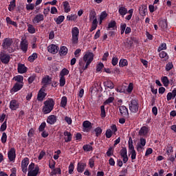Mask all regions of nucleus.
I'll return each instance as SVG.
<instances>
[{
  "mask_svg": "<svg viewBox=\"0 0 176 176\" xmlns=\"http://www.w3.org/2000/svg\"><path fill=\"white\" fill-rule=\"evenodd\" d=\"M54 108V100L52 98H48L44 102V106L43 107V113L47 115L50 113L52 110Z\"/></svg>",
  "mask_w": 176,
  "mask_h": 176,
  "instance_id": "1",
  "label": "nucleus"
},
{
  "mask_svg": "<svg viewBox=\"0 0 176 176\" xmlns=\"http://www.w3.org/2000/svg\"><path fill=\"white\" fill-rule=\"evenodd\" d=\"M13 45V39L6 38L3 41L2 46L5 50H8V53H13L14 50L10 46Z\"/></svg>",
  "mask_w": 176,
  "mask_h": 176,
  "instance_id": "2",
  "label": "nucleus"
},
{
  "mask_svg": "<svg viewBox=\"0 0 176 176\" xmlns=\"http://www.w3.org/2000/svg\"><path fill=\"white\" fill-rule=\"evenodd\" d=\"M129 110L133 113H137L140 108V104H138V100L132 99L129 103Z\"/></svg>",
  "mask_w": 176,
  "mask_h": 176,
  "instance_id": "3",
  "label": "nucleus"
},
{
  "mask_svg": "<svg viewBox=\"0 0 176 176\" xmlns=\"http://www.w3.org/2000/svg\"><path fill=\"white\" fill-rule=\"evenodd\" d=\"M94 59V54L92 52H87L84 57H83V60L85 63H86V65L84 67V69H87V67L90 64H91V61Z\"/></svg>",
  "mask_w": 176,
  "mask_h": 176,
  "instance_id": "4",
  "label": "nucleus"
},
{
  "mask_svg": "<svg viewBox=\"0 0 176 176\" xmlns=\"http://www.w3.org/2000/svg\"><path fill=\"white\" fill-rule=\"evenodd\" d=\"M38 173L39 166H35V164L31 163L28 166V176H37Z\"/></svg>",
  "mask_w": 176,
  "mask_h": 176,
  "instance_id": "5",
  "label": "nucleus"
},
{
  "mask_svg": "<svg viewBox=\"0 0 176 176\" xmlns=\"http://www.w3.org/2000/svg\"><path fill=\"white\" fill-rule=\"evenodd\" d=\"M72 42L73 45H76L79 42V29L76 27H74L72 29Z\"/></svg>",
  "mask_w": 176,
  "mask_h": 176,
  "instance_id": "6",
  "label": "nucleus"
},
{
  "mask_svg": "<svg viewBox=\"0 0 176 176\" xmlns=\"http://www.w3.org/2000/svg\"><path fill=\"white\" fill-rule=\"evenodd\" d=\"M19 47L21 50H22L23 53H27V51L28 50V41L25 38H22Z\"/></svg>",
  "mask_w": 176,
  "mask_h": 176,
  "instance_id": "7",
  "label": "nucleus"
},
{
  "mask_svg": "<svg viewBox=\"0 0 176 176\" xmlns=\"http://www.w3.org/2000/svg\"><path fill=\"white\" fill-rule=\"evenodd\" d=\"M0 60L3 64H9V62L10 61V56L3 54V52H1Z\"/></svg>",
  "mask_w": 176,
  "mask_h": 176,
  "instance_id": "8",
  "label": "nucleus"
},
{
  "mask_svg": "<svg viewBox=\"0 0 176 176\" xmlns=\"http://www.w3.org/2000/svg\"><path fill=\"white\" fill-rule=\"evenodd\" d=\"M120 156L122 159L123 163H127L129 162V157H127V148H122L120 151Z\"/></svg>",
  "mask_w": 176,
  "mask_h": 176,
  "instance_id": "9",
  "label": "nucleus"
},
{
  "mask_svg": "<svg viewBox=\"0 0 176 176\" xmlns=\"http://www.w3.org/2000/svg\"><path fill=\"white\" fill-rule=\"evenodd\" d=\"M119 111H120V115L123 118H128L129 117V109H127V107H126V106H124V105L120 106L119 107Z\"/></svg>",
  "mask_w": 176,
  "mask_h": 176,
  "instance_id": "10",
  "label": "nucleus"
},
{
  "mask_svg": "<svg viewBox=\"0 0 176 176\" xmlns=\"http://www.w3.org/2000/svg\"><path fill=\"white\" fill-rule=\"evenodd\" d=\"M19 107L20 103L19 101L16 100H12L10 102V109H11V111H16V109H19Z\"/></svg>",
  "mask_w": 176,
  "mask_h": 176,
  "instance_id": "11",
  "label": "nucleus"
},
{
  "mask_svg": "<svg viewBox=\"0 0 176 176\" xmlns=\"http://www.w3.org/2000/svg\"><path fill=\"white\" fill-rule=\"evenodd\" d=\"M8 156L10 162H14L16 159V149L11 148L8 151Z\"/></svg>",
  "mask_w": 176,
  "mask_h": 176,
  "instance_id": "12",
  "label": "nucleus"
},
{
  "mask_svg": "<svg viewBox=\"0 0 176 176\" xmlns=\"http://www.w3.org/2000/svg\"><path fill=\"white\" fill-rule=\"evenodd\" d=\"M83 131H85V133H89V131H90V130H91L93 125H91V122H90L89 121H84L83 124Z\"/></svg>",
  "mask_w": 176,
  "mask_h": 176,
  "instance_id": "13",
  "label": "nucleus"
},
{
  "mask_svg": "<svg viewBox=\"0 0 176 176\" xmlns=\"http://www.w3.org/2000/svg\"><path fill=\"white\" fill-rule=\"evenodd\" d=\"M47 49L49 53H52V54H56V53H58V46H57L56 45H50Z\"/></svg>",
  "mask_w": 176,
  "mask_h": 176,
  "instance_id": "14",
  "label": "nucleus"
},
{
  "mask_svg": "<svg viewBox=\"0 0 176 176\" xmlns=\"http://www.w3.org/2000/svg\"><path fill=\"white\" fill-rule=\"evenodd\" d=\"M30 163V160L28 157H25L21 162V168L23 173H27V167H28V164Z\"/></svg>",
  "mask_w": 176,
  "mask_h": 176,
  "instance_id": "15",
  "label": "nucleus"
},
{
  "mask_svg": "<svg viewBox=\"0 0 176 176\" xmlns=\"http://www.w3.org/2000/svg\"><path fill=\"white\" fill-rule=\"evenodd\" d=\"M43 20H44L43 14H38L34 17V19H32V23L33 24H38L41 23V21H43Z\"/></svg>",
  "mask_w": 176,
  "mask_h": 176,
  "instance_id": "16",
  "label": "nucleus"
},
{
  "mask_svg": "<svg viewBox=\"0 0 176 176\" xmlns=\"http://www.w3.org/2000/svg\"><path fill=\"white\" fill-rule=\"evenodd\" d=\"M46 96H47V94H46V93H45V89L43 88H41L37 95V100L38 101H43V99L45 98V97H46Z\"/></svg>",
  "mask_w": 176,
  "mask_h": 176,
  "instance_id": "17",
  "label": "nucleus"
},
{
  "mask_svg": "<svg viewBox=\"0 0 176 176\" xmlns=\"http://www.w3.org/2000/svg\"><path fill=\"white\" fill-rule=\"evenodd\" d=\"M23 86H24V83L16 82L14 84V87L11 89V91L16 93V92L19 91V90H21V89H23Z\"/></svg>",
  "mask_w": 176,
  "mask_h": 176,
  "instance_id": "18",
  "label": "nucleus"
},
{
  "mask_svg": "<svg viewBox=\"0 0 176 176\" xmlns=\"http://www.w3.org/2000/svg\"><path fill=\"white\" fill-rule=\"evenodd\" d=\"M65 142H71L72 141V134L70 132L65 131L63 133Z\"/></svg>",
  "mask_w": 176,
  "mask_h": 176,
  "instance_id": "19",
  "label": "nucleus"
},
{
  "mask_svg": "<svg viewBox=\"0 0 176 176\" xmlns=\"http://www.w3.org/2000/svg\"><path fill=\"white\" fill-rule=\"evenodd\" d=\"M56 122H57V116L54 115H51L48 116L47 119V123H48L49 124H54Z\"/></svg>",
  "mask_w": 176,
  "mask_h": 176,
  "instance_id": "20",
  "label": "nucleus"
},
{
  "mask_svg": "<svg viewBox=\"0 0 176 176\" xmlns=\"http://www.w3.org/2000/svg\"><path fill=\"white\" fill-rule=\"evenodd\" d=\"M139 12H140V14H141V16H146V12H148V9L146 8V6L145 5H142L139 8Z\"/></svg>",
  "mask_w": 176,
  "mask_h": 176,
  "instance_id": "21",
  "label": "nucleus"
},
{
  "mask_svg": "<svg viewBox=\"0 0 176 176\" xmlns=\"http://www.w3.org/2000/svg\"><path fill=\"white\" fill-rule=\"evenodd\" d=\"M18 72L19 74H25L27 72V67L23 64L18 65Z\"/></svg>",
  "mask_w": 176,
  "mask_h": 176,
  "instance_id": "22",
  "label": "nucleus"
},
{
  "mask_svg": "<svg viewBox=\"0 0 176 176\" xmlns=\"http://www.w3.org/2000/svg\"><path fill=\"white\" fill-rule=\"evenodd\" d=\"M42 82L44 84V87H46V85L52 83V78L49 76H47L43 78Z\"/></svg>",
  "mask_w": 176,
  "mask_h": 176,
  "instance_id": "23",
  "label": "nucleus"
},
{
  "mask_svg": "<svg viewBox=\"0 0 176 176\" xmlns=\"http://www.w3.org/2000/svg\"><path fill=\"white\" fill-rule=\"evenodd\" d=\"M113 96H115L114 93H113L112 95L109 96V98L106 100L103 104L104 105H108L109 104H111V102H113V101L115 100V97Z\"/></svg>",
  "mask_w": 176,
  "mask_h": 176,
  "instance_id": "24",
  "label": "nucleus"
},
{
  "mask_svg": "<svg viewBox=\"0 0 176 176\" xmlns=\"http://www.w3.org/2000/svg\"><path fill=\"white\" fill-rule=\"evenodd\" d=\"M68 53V48L65 46H62L59 50L60 56H67Z\"/></svg>",
  "mask_w": 176,
  "mask_h": 176,
  "instance_id": "25",
  "label": "nucleus"
},
{
  "mask_svg": "<svg viewBox=\"0 0 176 176\" xmlns=\"http://www.w3.org/2000/svg\"><path fill=\"white\" fill-rule=\"evenodd\" d=\"M159 56L160 57V58H164L165 61H167V60L170 58L167 52L164 51L160 52Z\"/></svg>",
  "mask_w": 176,
  "mask_h": 176,
  "instance_id": "26",
  "label": "nucleus"
},
{
  "mask_svg": "<svg viewBox=\"0 0 176 176\" xmlns=\"http://www.w3.org/2000/svg\"><path fill=\"white\" fill-rule=\"evenodd\" d=\"M86 168V164H78L77 166V171L78 173H83L85 171V168Z\"/></svg>",
  "mask_w": 176,
  "mask_h": 176,
  "instance_id": "27",
  "label": "nucleus"
},
{
  "mask_svg": "<svg viewBox=\"0 0 176 176\" xmlns=\"http://www.w3.org/2000/svg\"><path fill=\"white\" fill-rule=\"evenodd\" d=\"M146 134H148V128L142 126L139 131V135H146Z\"/></svg>",
  "mask_w": 176,
  "mask_h": 176,
  "instance_id": "28",
  "label": "nucleus"
},
{
  "mask_svg": "<svg viewBox=\"0 0 176 176\" xmlns=\"http://www.w3.org/2000/svg\"><path fill=\"white\" fill-rule=\"evenodd\" d=\"M63 7L65 9V13H68L69 12H71V8H69V3L67 1L63 2Z\"/></svg>",
  "mask_w": 176,
  "mask_h": 176,
  "instance_id": "29",
  "label": "nucleus"
},
{
  "mask_svg": "<svg viewBox=\"0 0 176 176\" xmlns=\"http://www.w3.org/2000/svg\"><path fill=\"white\" fill-rule=\"evenodd\" d=\"M104 85L106 87H108V89H113L115 87V85L111 80L104 82Z\"/></svg>",
  "mask_w": 176,
  "mask_h": 176,
  "instance_id": "30",
  "label": "nucleus"
},
{
  "mask_svg": "<svg viewBox=\"0 0 176 176\" xmlns=\"http://www.w3.org/2000/svg\"><path fill=\"white\" fill-rule=\"evenodd\" d=\"M37 58L38 54L33 53L31 56L28 57V61H30V63H34V61H35V60H36Z\"/></svg>",
  "mask_w": 176,
  "mask_h": 176,
  "instance_id": "31",
  "label": "nucleus"
},
{
  "mask_svg": "<svg viewBox=\"0 0 176 176\" xmlns=\"http://www.w3.org/2000/svg\"><path fill=\"white\" fill-rule=\"evenodd\" d=\"M118 12L121 16H125V14H127V8L124 7H120Z\"/></svg>",
  "mask_w": 176,
  "mask_h": 176,
  "instance_id": "32",
  "label": "nucleus"
},
{
  "mask_svg": "<svg viewBox=\"0 0 176 176\" xmlns=\"http://www.w3.org/2000/svg\"><path fill=\"white\" fill-rule=\"evenodd\" d=\"M14 8H16V0H12L10 3L8 10L12 12V10H14Z\"/></svg>",
  "mask_w": 176,
  "mask_h": 176,
  "instance_id": "33",
  "label": "nucleus"
},
{
  "mask_svg": "<svg viewBox=\"0 0 176 176\" xmlns=\"http://www.w3.org/2000/svg\"><path fill=\"white\" fill-rule=\"evenodd\" d=\"M162 82L165 87H167L170 85V80L167 76L162 77Z\"/></svg>",
  "mask_w": 176,
  "mask_h": 176,
  "instance_id": "34",
  "label": "nucleus"
},
{
  "mask_svg": "<svg viewBox=\"0 0 176 176\" xmlns=\"http://www.w3.org/2000/svg\"><path fill=\"white\" fill-rule=\"evenodd\" d=\"M28 31L30 34H35L36 32L35 28L32 24H28Z\"/></svg>",
  "mask_w": 176,
  "mask_h": 176,
  "instance_id": "35",
  "label": "nucleus"
},
{
  "mask_svg": "<svg viewBox=\"0 0 176 176\" xmlns=\"http://www.w3.org/2000/svg\"><path fill=\"white\" fill-rule=\"evenodd\" d=\"M13 80L18 82V83H24L23 82V80H24V77H23V76H16L13 78Z\"/></svg>",
  "mask_w": 176,
  "mask_h": 176,
  "instance_id": "36",
  "label": "nucleus"
},
{
  "mask_svg": "<svg viewBox=\"0 0 176 176\" xmlns=\"http://www.w3.org/2000/svg\"><path fill=\"white\" fill-rule=\"evenodd\" d=\"M95 19H97V14L96 13V11L91 10L89 12V20L91 21V20H95Z\"/></svg>",
  "mask_w": 176,
  "mask_h": 176,
  "instance_id": "37",
  "label": "nucleus"
},
{
  "mask_svg": "<svg viewBox=\"0 0 176 176\" xmlns=\"http://www.w3.org/2000/svg\"><path fill=\"white\" fill-rule=\"evenodd\" d=\"M67 96H63L61 98V101H60V107H62L63 108H65V107H67Z\"/></svg>",
  "mask_w": 176,
  "mask_h": 176,
  "instance_id": "38",
  "label": "nucleus"
},
{
  "mask_svg": "<svg viewBox=\"0 0 176 176\" xmlns=\"http://www.w3.org/2000/svg\"><path fill=\"white\" fill-rule=\"evenodd\" d=\"M94 132L96 137H100L102 133V129H101L100 126H98L94 129Z\"/></svg>",
  "mask_w": 176,
  "mask_h": 176,
  "instance_id": "39",
  "label": "nucleus"
},
{
  "mask_svg": "<svg viewBox=\"0 0 176 176\" xmlns=\"http://www.w3.org/2000/svg\"><path fill=\"white\" fill-rule=\"evenodd\" d=\"M167 50V44L166 43H163L160 45V46L157 49V52L160 53L162 50Z\"/></svg>",
  "mask_w": 176,
  "mask_h": 176,
  "instance_id": "40",
  "label": "nucleus"
},
{
  "mask_svg": "<svg viewBox=\"0 0 176 176\" xmlns=\"http://www.w3.org/2000/svg\"><path fill=\"white\" fill-rule=\"evenodd\" d=\"M100 111H101V113H100V116L101 118H104L107 116V113L105 112V106L104 105H102L100 107Z\"/></svg>",
  "mask_w": 176,
  "mask_h": 176,
  "instance_id": "41",
  "label": "nucleus"
},
{
  "mask_svg": "<svg viewBox=\"0 0 176 176\" xmlns=\"http://www.w3.org/2000/svg\"><path fill=\"white\" fill-rule=\"evenodd\" d=\"M108 16V14H107V12L103 11L100 16V24L102 23V20H104L107 16Z\"/></svg>",
  "mask_w": 176,
  "mask_h": 176,
  "instance_id": "42",
  "label": "nucleus"
},
{
  "mask_svg": "<svg viewBox=\"0 0 176 176\" xmlns=\"http://www.w3.org/2000/svg\"><path fill=\"white\" fill-rule=\"evenodd\" d=\"M128 64L129 63L127 62V60H126V59L120 60V62H119L120 67H126L128 65Z\"/></svg>",
  "mask_w": 176,
  "mask_h": 176,
  "instance_id": "43",
  "label": "nucleus"
},
{
  "mask_svg": "<svg viewBox=\"0 0 176 176\" xmlns=\"http://www.w3.org/2000/svg\"><path fill=\"white\" fill-rule=\"evenodd\" d=\"M57 174H59V175L61 174V168H54L51 172L52 175H56Z\"/></svg>",
  "mask_w": 176,
  "mask_h": 176,
  "instance_id": "44",
  "label": "nucleus"
},
{
  "mask_svg": "<svg viewBox=\"0 0 176 176\" xmlns=\"http://www.w3.org/2000/svg\"><path fill=\"white\" fill-rule=\"evenodd\" d=\"M83 150L86 152H90L91 151H93V146L90 144H85L82 147Z\"/></svg>",
  "mask_w": 176,
  "mask_h": 176,
  "instance_id": "45",
  "label": "nucleus"
},
{
  "mask_svg": "<svg viewBox=\"0 0 176 176\" xmlns=\"http://www.w3.org/2000/svg\"><path fill=\"white\" fill-rule=\"evenodd\" d=\"M68 74H69V71L68 69H67L66 68H64L60 72V76L64 78V76H65L66 75H68Z\"/></svg>",
  "mask_w": 176,
  "mask_h": 176,
  "instance_id": "46",
  "label": "nucleus"
},
{
  "mask_svg": "<svg viewBox=\"0 0 176 176\" xmlns=\"http://www.w3.org/2000/svg\"><path fill=\"white\" fill-rule=\"evenodd\" d=\"M115 27H116V21H113L109 23L107 30H111V28L114 29Z\"/></svg>",
  "mask_w": 176,
  "mask_h": 176,
  "instance_id": "47",
  "label": "nucleus"
},
{
  "mask_svg": "<svg viewBox=\"0 0 176 176\" xmlns=\"http://www.w3.org/2000/svg\"><path fill=\"white\" fill-rule=\"evenodd\" d=\"M6 141H8V135L3 132L1 137V142L2 144H6Z\"/></svg>",
  "mask_w": 176,
  "mask_h": 176,
  "instance_id": "48",
  "label": "nucleus"
},
{
  "mask_svg": "<svg viewBox=\"0 0 176 176\" xmlns=\"http://www.w3.org/2000/svg\"><path fill=\"white\" fill-rule=\"evenodd\" d=\"M64 19H65L64 16L63 15L59 16L56 20V24H61V23L64 21Z\"/></svg>",
  "mask_w": 176,
  "mask_h": 176,
  "instance_id": "49",
  "label": "nucleus"
},
{
  "mask_svg": "<svg viewBox=\"0 0 176 176\" xmlns=\"http://www.w3.org/2000/svg\"><path fill=\"white\" fill-rule=\"evenodd\" d=\"M174 67V65H173V63H168L166 65V71H171L173 68Z\"/></svg>",
  "mask_w": 176,
  "mask_h": 176,
  "instance_id": "50",
  "label": "nucleus"
},
{
  "mask_svg": "<svg viewBox=\"0 0 176 176\" xmlns=\"http://www.w3.org/2000/svg\"><path fill=\"white\" fill-rule=\"evenodd\" d=\"M129 148L131 150V152L133 151H135L134 149V146L133 145V140H131V138H130L129 140Z\"/></svg>",
  "mask_w": 176,
  "mask_h": 176,
  "instance_id": "51",
  "label": "nucleus"
},
{
  "mask_svg": "<svg viewBox=\"0 0 176 176\" xmlns=\"http://www.w3.org/2000/svg\"><path fill=\"white\" fill-rule=\"evenodd\" d=\"M103 68H104V63H99L98 65L96 67V71L98 72H100V71H101Z\"/></svg>",
  "mask_w": 176,
  "mask_h": 176,
  "instance_id": "52",
  "label": "nucleus"
},
{
  "mask_svg": "<svg viewBox=\"0 0 176 176\" xmlns=\"http://www.w3.org/2000/svg\"><path fill=\"white\" fill-rule=\"evenodd\" d=\"M59 82H60V86L61 87H63V86H65V77L60 76Z\"/></svg>",
  "mask_w": 176,
  "mask_h": 176,
  "instance_id": "53",
  "label": "nucleus"
},
{
  "mask_svg": "<svg viewBox=\"0 0 176 176\" xmlns=\"http://www.w3.org/2000/svg\"><path fill=\"white\" fill-rule=\"evenodd\" d=\"M112 131H111V129H107L106 131V133H105V135H106V138H111V137H112Z\"/></svg>",
  "mask_w": 176,
  "mask_h": 176,
  "instance_id": "54",
  "label": "nucleus"
},
{
  "mask_svg": "<svg viewBox=\"0 0 176 176\" xmlns=\"http://www.w3.org/2000/svg\"><path fill=\"white\" fill-rule=\"evenodd\" d=\"M7 125H6V120L1 124L0 127V131H5L7 129Z\"/></svg>",
  "mask_w": 176,
  "mask_h": 176,
  "instance_id": "55",
  "label": "nucleus"
},
{
  "mask_svg": "<svg viewBox=\"0 0 176 176\" xmlns=\"http://www.w3.org/2000/svg\"><path fill=\"white\" fill-rule=\"evenodd\" d=\"M173 146L169 145L167 148H166V153L167 155H170V153H173Z\"/></svg>",
  "mask_w": 176,
  "mask_h": 176,
  "instance_id": "56",
  "label": "nucleus"
},
{
  "mask_svg": "<svg viewBox=\"0 0 176 176\" xmlns=\"http://www.w3.org/2000/svg\"><path fill=\"white\" fill-rule=\"evenodd\" d=\"M34 8H35V6L32 3L28 4L26 6L27 10H34Z\"/></svg>",
  "mask_w": 176,
  "mask_h": 176,
  "instance_id": "57",
  "label": "nucleus"
},
{
  "mask_svg": "<svg viewBox=\"0 0 176 176\" xmlns=\"http://www.w3.org/2000/svg\"><path fill=\"white\" fill-rule=\"evenodd\" d=\"M119 59L116 57H113L111 60L112 65L115 66L118 64Z\"/></svg>",
  "mask_w": 176,
  "mask_h": 176,
  "instance_id": "58",
  "label": "nucleus"
},
{
  "mask_svg": "<svg viewBox=\"0 0 176 176\" xmlns=\"http://www.w3.org/2000/svg\"><path fill=\"white\" fill-rule=\"evenodd\" d=\"M45 127H46V122H44L40 125L38 128L39 131H43V130H45Z\"/></svg>",
  "mask_w": 176,
  "mask_h": 176,
  "instance_id": "59",
  "label": "nucleus"
},
{
  "mask_svg": "<svg viewBox=\"0 0 176 176\" xmlns=\"http://www.w3.org/2000/svg\"><path fill=\"white\" fill-rule=\"evenodd\" d=\"M74 164L71 163L69 166V174H72V173H74Z\"/></svg>",
  "mask_w": 176,
  "mask_h": 176,
  "instance_id": "60",
  "label": "nucleus"
},
{
  "mask_svg": "<svg viewBox=\"0 0 176 176\" xmlns=\"http://www.w3.org/2000/svg\"><path fill=\"white\" fill-rule=\"evenodd\" d=\"M153 150L151 148H148L146 151L145 156H149V155H152Z\"/></svg>",
  "mask_w": 176,
  "mask_h": 176,
  "instance_id": "61",
  "label": "nucleus"
},
{
  "mask_svg": "<svg viewBox=\"0 0 176 176\" xmlns=\"http://www.w3.org/2000/svg\"><path fill=\"white\" fill-rule=\"evenodd\" d=\"M107 156L109 157L111 156H112V155H113V151L112 150V147H110L107 152Z\"/></svg>",
  "mask_w": 176,
  "mask_h": 176,
  "instance_id": "62",
  "label": "nucleus"
},
{
  "mask_svg": "<svg viewBox=\"0 0 176 176\" xmlns=\"http://www.w3.org/2000/svg\"><path fill=\"white\" fill-rule=\"evenodd\" d=\"M133 83H130L126 89V91L128 93H131L133 91Z\"/></svg>",
  "mask_w": 176,
  "mask_h": 176,
  "instance_id": "63",
  "label": "nucleus"
},
{
  "mask_svg": "<svg viewBox=\"0 0 176 176\" xmlns=\"http://www.w3.org/2000/svg\"><path fill=\"white\" fill-rule=\"evenodd\" d=\"M89 167H91V168H93L94 167V158H91L89 160Z\"/></svg>",
  "mask_w": 176,
  "mask_h": 176,
  "instance_id": "64",
  "label": "nucleus"
}]
</instances>
